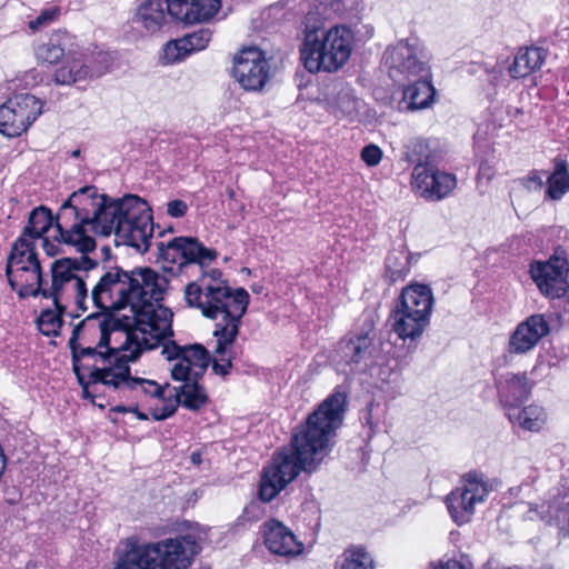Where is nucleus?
Returning <instances> with one entry per match:
<instances>
[{"mask_svg":"<svg viewBox=\"0 0 569 569\" xmlns=\"http://www.w3.org/2000/svg\"><path fill=\"white\" fill-rule=\"evenodd\" d=\"M158 259L163 269L172 274L197 266L200 278L184 288V301L188 307L201 310V313L217 320L213 336L217 338L212 370L216 375L227 376L232 368L231 347L239 333L241 318L249 305V293L239 288L234 291L222 279L218 269L204 271L213 262L218 252L207 248L196 237H176L167 242H157Z\"/></svg>","mask_w":569,"mask_h":569,"instance_id":"nucleus-1","label":"nucleus"},{"mask_svg":"<svg viewBox=\"0 0 569 569\" xmlns=\"http://www.w3.org/2000/svg\"><path fill=\"white\" fill-rule=\"evenodd\" d=\"M159 274L150 268L126 271L120 267L107 270L91 290V300L102 313H92L94 325L81 335H99L94 326L107 318L128 320V331L156 338L172 333L173 313L159 303L162 299Z\"/></svg>","mask_w":569,"mask_h":569,"instance_id":"nucleus-2","label":"nucleus"},{"mask_svg":"<svg viewBox=\"0 0 569 569\" xmlns=\"http://www.w3.org/2000/svg\"><path fill=\"white\" fill-rule=\"evenodd\" d=\"M346 396L335 392L309 415L291 438V449H281L263 468L259 498L263 502L274 499L301 471L313 472L328 456L331 439L342 423Z\"/></svg>","mask_w":569,"mask_h":569,"instance_id":"nucleus-3","label":"nucleus"},{"mask_svg":"<svg viewBox=\"0 0 569 569\" xmlns=\"http://www.w3.org/2000/svg\"><path fill=\"white\" fill-rule=\"evenodd\" d=\"M120 321L126 325V329H117V333L121 335L124 341L114 346L113 366L107 358L99 357L98 366H100V369H96L92 373L93 381H102L103 386L112 391L131 392L136 397L143 395L162 398L164 388L154 380L133 378L129 363L137 361L143 350H151L161 343H166L164 340L172 337L173 332L163 333L159 338L152 335H139L137 331H128V320Z\"/></svg>","mask_w":569,"mask_h":569,"instance_id":"nucleus-4","label":"nucleus"},{"mask_svg":"<svg viewBox=\"0 0 569 569\" xmlns=\"http://www.w3.org/2000/svg\"><path fill=\"white\" fill-rule=\"evenodd\" d=\"M161 355L169 361H176L170 370L171 378L182 383L173 388L176 402L153 408L152 418L159 421L171 417L178 405L192 411L204 407L208 403V395L199 381L209 366V351L200 343L179 346L174 340H168L163 343Z\"/></svg>","mask_w":569,"mask_h":569,"instance_id":"nucleus-5","label":"nucleus"},{"mask_svg":"<svg viewBox=\"0 0 569 569\" xmlns=\"http://www.w3.org/2000/svg\"><path fill=\"white\" fill-rule=\"evenodd\" d=\"M389 77L395 82L409 81L402 93L400 109L417 111L431 106L436 90L430 79V68L418 40H400L389 46L383 54Z\"/></svg>","mask_w":569,"mask_h":569,"instance_id":"nucleus-6","label":"nucleus"},{"mask_svg":"<svg viewBox=\"0 0 569 569\" xmlns=\"http://www.w3.org/2000/svg\"><path fill=\"white\" fill-rule=\"evenodd\" d=\"M123 546L114 569H186L201 550L191 535L153 543L129 537Z\"/></svg>","mask_w":569,"mask_h":569,"instance_id":"nucleus-7","label":"nucleus"},{"mask_svg":"<svg viewBox=\"0 0 569 569\" xmlns=\"http://www.w3.org/2000/svg\"><path fill=\"white\" fill-rule=\"evenodd\" d=\"M91 325H94V317L88 316L73 328L68 342L72 356L73 372L82 388L84 398L93 397L90 392L91 387H96L97 385L103 386L102 381H93L92 373L96 369H100V366H98L99 357H104L110 362L114 360V346H111V336L117 333V329H126V325L120 320L111 317L107 318L93 328L94 330H99V341L97 345L94 347H82L78 340L81 337V332H84ZM111 365L113 366V363Z\"/></svg>","mask_w":569,"mask_h":569,"instance_id":"nucleus-8","label":"nucleus"},{"mask_svg":"<svg viewBox=\"0 0 569 569\" xmlns=\"http://www.w3.org/2000/svg\"><path fill=\"white\" fill-rule=\"evenodd\" d=\"M98 267V261L82 254L80 258H61L51 263V286L44 288L43 281L36 280V287L31 283L23 284L18 289L20 298L28 296H41L46 299H52L53 306L60 311H66V306L61 303L62 293L67 286H71L74 290L76 305L82 311L87 310L84 305L88 298V289L86 279L89 271Z\"/></svg>","mask_w":569,"mask_h":569,"instance_id":"nucleus-9","label":"nucleus"},{"mask_svg":"<svg viewBox=\"0 0 569 569\" xmlns=\"http://www.w3.org/2000/svg\"><path fill=\"white\" fill-rule=\"evenodd\" d=\"M353 34L347 27H333L325 30L306 26L300 49L301 60L309 72H332L341 68L350 57Z\"/></svg>","mask_w":569,"mask_h":569,"instance_id":"nucleus-10","label":"nucleus"},{"mask_svg":"<svg viewBox=\"0 0 569 569\" xmlns=\"http://www.w3.org/2000/svg\"><path fill=\"white\" fill-rule=\"evenodd\" d=\"M114 217L108 220L102 236L114 233L122 243L140 252L148 251L153 233L150 208L138 196L128 194L114 200Z\"/></svg>","mask_w":569,"mask_h":569,"instance_id":"nucleus-11","label":"nucleus"},{"mask_svg":"<svg viewBox=\"0 0 569 569\" xmlns=\"http://www.w3.org/2000/svg\"><path fill=\"white\" fill-rule=\"evenodd\" d=\"M428 146L425 140L412 141L410 160L417 162L412 170V186L426 199L441 200L456 187V177L439 171L429 161Z\"/></svg>","mask_w":569,"mask_h":569,"instance_id":"nucleus-12","label":"nucleus"},{"mask_svg":"<svg viewBox=\"0 0 569 569\" xmlns=\"http://www.w3.org/2000/svg\"><path fill=\"white\" fill-rule=\"evenodd\" d=\"M492 489V485L482 473H466L462 486L451 491L446 499L452 520L458 526L468 523L475 515V506L483 502Z\"/></svg>","mask_w":569,"mask_h":569,"instance_id":"nucleus-13","label":"nucleus"},{"mask_svg":"<svg viewBox=\"0 0 569 569\" xmlns=\"http://www.w3.org/2000/svg\"><path fill=\"white\" fill-rule=\"evenodd\" d=\"M69 204L77 209L82 222H89L90 229L102 234L109 219L114 217V200L100 194L97 187L86 186L69 196Z\"/></svg>","mask_w":569,"mask_h":569,"instance_id":"nucleus-14","label":"nucleus"},{"mask_svg":"<svg viewBox=\"0 0 569 569\" xmlns=\"http://www.w3.org/2000/svg\"><path fill=\"white\" fill-rule=\"evenodd\" d=\"M54 240L73 247L82 254L92 252L96 249V240L88 234L86 229V227H90V223L82 222L80 212H77V209L69 204V199L61 204L54 216Z\"/></svg>","mask_w":569,"mask_h":569,"instance_id":"nucleus-15","label":"nucleus"},{"mask_svg":"<svg viewBox=\"0 0 569 569\" xmlns=\"http://www.w3.org/2000/svg\"><path fill=\"white\" fill-rule=\"evenodd\" d=\"M269 72V63L258 48H244L233 59V77L244 90L262 89Z\"/></svg>","mask_w":569,"mask_h":569,"instance_id":"nucleus-16","label":"nucleus"},{"mask_svg":"<svg viewBox=\"0 0 569 569\" xmlns=\"http://www.w3.org/2000/svg\"><path fill=\"white\" fill-rule=\"evenodd\" d=\"M568 263L559 257L531 266L530 274L541 293L549 298H561L568 290Z\"/></svg>","mask_w":569,"mask_h":569,"instance_id":"nucleus-17","label":"nucleus"},{"mask_svg":"<svg viewBox=\"0 0 569 569\" xmlns=\"http://www.w3.org/2000/svg\"><path fill=\"white\" fill-rule=\"evenodd\" d=\"M549 333L550 323L546 316L541 313L531 315L517 325L509 337L506 350L509 355H527Z\"/></svg>","mask_w":569,"mask_h":569,"instance_id":"nucleus-18","label":"nucleus"},{"mask_svg":"<svg viewBox=\"0 0 569 569\" xmlns=\"http://www.w3.org/2000/svg\"><path fill=\"white\" fill-rule=\"evenodd\" d=\"M24 262H29L32 266V279L34 281H43V273L36 252L34 242L24 238V236H20L12 244L6 266V276L12 289L17 287L20 289L23 284L29 283L28 278L20 280L12 278L13 267Z\"/></svg>","mask_w":569,"mask_h":569,"instance_id":"nucleus-19","label":"nucleus"},{"mask_svg":"<svg viewBox=\"0 0 569 569\" xmlns=\"http://www.w3.org/2000/svg\"><path fill=\"white\" fill-rule=\"evenodd\" d=\"M372 339L369 333L359 335L349 339H342L336 350L335 361L338 366L345 365L342 371L355 372L367 367V360L371 357Z\"/></svg>","mask_w":569,"mask_h":569,"instance_id":"nucleus-20","label":"nucleus"},{"mask_svg":"<svg viewBox=\"0 0 569 569\" xmlns=\"http://www.w3.org/2000/svg\"><path fill=\"white\" fill-rule=\"evenodd\" d=\"M496 387L500 401L508 411L509 408L519 407L529 399L533 382L526 372H507L496 379Z\"/></svg>","mask_w":569,"mask_h":569,"instance_id":"nucleus-21","label":"nucleus"},{"mask_svg":"<svg viewBox=\"0 0 569 569\" xmlns=\"http://www.w3.org/2000/svg\"><path fill=\"white\" fill-rule=\"evenodd\" d=\"M264 545L274 555L296 556L302 552V545L282 522L271 519L264 523Z\"/></svg>","mask_w":569,"mask_h":569,"instance_id":"nucleus-22","label":"nucleus"},{"mask_svg":"<svg viewBox=\"0 0 569 569\" xmlns=\"http://www.w3.org/2000/svg\"><path fill=\"white\" fill-rule=\"evenodd\" d=\"M389 321L392 331L403 341L419 339L430 322L427 318L421 317L419 312L409 311L398 303H396Z\"/></svg>","mask_w":569,"mask_h":569,"instance_id":"nucleus-23","label":"nucleus"},{"mask_svg":"<svg viewBox=\"0 0 569 569\" xmlns=\"http://www.w3.org/2000/svg\"><path fill=\"white\" fill-rule=\"evenodd\" d=\"M100 70H94L82 53L68 50L61 67L54 72V82L62 86H71L88 78L99 77Z\"/></svg>","mask_w":569,"mask_h":569,"instance_id":"nucleus-24","label":"nucleus"},{"mask_svg":"<svg viewBox=\"0 0 569 569\" xmlns=\"http://www.w3.org/2000/svg\"><path fill=\"white\" fill-rule=\"evenodd\" d=\"M433 301L430 287L417 283L406 287L396 303L409 311H417L421 317L430 320Z\"/></svg>","mask_w":569,"mask_h":569,"instance_id":"nucleus-25","label":"nucleus"},{"mask_svg":"<svg viewBox=\"0 0 569 569\" xmlns=\"http://www.w3.org/2000/svg\"><path fill=\"white\" fill-rule=\"evenodd\" d=\"M546 50L539 47L520 48L508 71L511 78H525L541 68L546 60Z\"/></svg>","mask_w":569,"mask_h":569,"instance_id":"nucleus-26","label":"nucleus"},{"mask_svg":"<svg viewBox=\"0 0 569 569\" xmlns=\"http://www.w3.org/2000/svg\"><path fill=\"white\" fill-rule=\"evenodd\" d=\"M71 37L66 31H57L49 39L39 44L36 49V57L39 61L50 64L57 63L62 57H67L68 50H71Z\"/></svg>","mask_w":569,"mask_h":569,"instance_id":"nucleus-27","label":"nucleus"},{"mask_svg":"<svg viewBox=\"0 0 569 569\" xmlns=\"http://www.w3.org/2000/svg\"><path fill=\"white\" fill-rule=\"evenodd\" d=\"M506 415L511 423H517L528 431H539L546 422L543 408L533 405L521 410L518 407L509 408Z\"/></svg>","mask_w":569,"mask_h":569,"instance_id":"nucleus-28","label":"nucleus"},{"mask_svg":"<svg viewBox=\"0 0 569 569\" xmlns=\"http://www.w3.org/2000/svg\"><path fill=\"white\" fill-rule=\"evenodd\" d=\"M137 20L149 32L160 30L167 21L163 0H147L142 2L137 11Z\"/></svg>","mask_w":569,"mask_h":569,"instance_id":"nucleus-29","label":"nucleus"},{"mask_svg":"<svg viewBox=\"0 0 569 569\" xmlns=\"http://www.w3.org/2000/svg\"><path fill=\"white\" fill-rule=\"evenodd\" d=\"M54 216L48 208L41 206L30 212L28 224L20 236H24V238L34 242V240L43 238L51 227L54 228Z\"/></svg>","mask_w":569,"mask_h":569,"instance_id":"nucleus-30","label":"nucleus"},{"mask_svg":"<svg viewBox=\"0 0 569 569\" xmlns=\"http://www.w3.org/2000/svg\"><path fill=\"white\" fill-rule=\"evenodd\" d=\"M9 104L23 117L24 123L30 127L42 112V102L30 93H20L8 99Z\"/></svg>","mask_w":569,"mask_h":569,"instance_id":"nucleus-31","label":"nucleus"},{"mask_svg":"<svg viewBox=\"0 0 569 569\" xmlns=\"http://www.w3.org/2000/svg\"><path fill=\"white\" fill-rule=\"evenodd\" d=\"M23 117L7 100L0 106V132L9 138L19 137L28 130Z\"/></svg>","mask_w":569,"mask_h":569,"instance_id":"nucleus-32","label":"nucleus"},{"mask_svg":"<svg viewBox=\"0 0 569 569\" xmlns=\"http://www.w3.org/2000/svg\"><path fill=\"white\" fill-rule=\"evenodd\" d=\"M546 194L552 200H559L569 191V172L566 161H558L555 171L547 176Z\"/></svg>","mask_w":569,"mask_h":569,"instance_id":"nucleus-33","label":"nucleus"},{"mask_svg":"<svg viewBox=\"0 0 569 569\" xmlns=\"http://www.w3.org/2000/svg\"><path fill=\"white\" fill-rule=\"evenodd\" d=\"M537 513L538 517L548 522V523H555L559 529L561 530H569V500L565 502V506H559L553 510L552 513V507L550 505H542L540 508L530 509L529 513Z\"/></svg>","mask_w":569,"mask_h":569,"instance_id":"nucleus-34","label":"nucleus"},{"mask_svg":"<svg viewBox=\"0 0 569 569\" xmlns=\"http://www.w3.org/2000/svg\"><path fill=\"white\" fill-rule=\"evenodd\" d=\"M189 23L211 19L220 9V0H189Z\"/></svg>","mask_w":569,"mask_h":569,"instance_id":"nucleus-35","label":"nucleus"},{"mask_svg":"<svg viewBox=\"0 0 569 569\" xmlns=\"http://www.w3.org/2000/svg\"><path fill=\"white\" fill-rule=\"evenodd\" d=\"M64 312L66 311H60L56 307L54 310H42L37 319V326L40 332L48 337H57L63 325L62 315Z\"/></svg>","mask_w":569,"mask_h":569,"instance_id":"nucleus-36","label":"nucleus"},{"mask_svg":"<svg viewBox=\"0 0 569 569\" xmlns=\"http://www.w3.org/2000/svg\"><path fill=\"white\" fill-rule=\"evenodd\" d=\"M359 101L351 90H340L330 106L331 112L337 117H351L358 111Z\"/></svg>","mask_w":569,"mask_h":569,"instance_id":"nucleus-37","label":"nucleus"},{"mask_svg":"<svg viewBox=\"0 0 569 569\" xmlns=\"http://www.w3.org/2000/svg\"><path fill=\"white\" fill-rule=\"evenodd\" d=\"M339 569H373V560L362 547H356L343 553Z\"/></svg>","mask_w":569,"mask_h":569,"instance_id":"nucleus-38","label":"nucleus"},{"mask_svg":"<svg viewBox=\"0 0 569 569\" xmlns=\"http://www.w3.org/2000/svg\"><path fill=\"white\" fill-rule=\"evenodd\" d=\"M181 39L186 40V49L187 52L190 53L196 50H202L208 46L211 39V31L209 29L201 28L200 30L187 34Z\"/></svg>","mask_w":569,"mask_h":569,"instance_id":"nucleus-39","label":"nucleus"},{"mask_svg":"<svg viewBox=\"0 0 569 569\" xmlns=\"http://www.w3.org/2000/svg\"><path fill=\"white\" fill-rule=\"evenodd\" d=\"M164 13L176 20L189 23V0H163Z\"/></svg>","mask_w":569,"mask_h":569,"instance_id":"nucleus-40","label":"nucleus"},{"mask_svg":"<svg viewBox=\"0 0 569 569\" xmlns=\"http://www.w3.org/2000/svg\"><path fill=\"white\" fill-rule=\"evenodd\" d=\"M188 54L186 40L177 39L169 41L164 47V58L168 62H176Z\"/></svg>","mask_w":569,"mask_h":569,"instance_id":"nucleus-41","label":"nucleus"},{"mask_svg":"<svg viewBox=\"0 0 569 569\" xmlns=\"http://www.w3.org/2000/svg\"><path fill=\"white\" fill-rule=\"evenodd\" d=\"M59 14L58 8H48L41 11V13L34 19L29 21V28L32 31H37L40 28L52 22Z\"/></svg>","mask_w":569,"mask_h":569,"instance_id":"nucleus-42","label":"nucleus"},{"mask_svg":"<svg viewBox=\"0 0 569 569\" xmlns=\"http://www.w3.org/2000/svg\"><path fill=\"white\" fill-rule=\"evenodd\" d=\"M382 158V151L379 147L376 144H369L366 146L361 151V159L368 164V166H377Z\"/></svg>","mask_w":569,"mask_h":569,"instance_id":"nucleus-43","label":"nucleus"},{"mask_svg":"<svg viewBox=\"0 0 569 569\" xmlns=\"http://www.w3.org/2000/svg\"><path fill=\"white\" fill-rule=\"evenodd\" d=\"M188 204L180 200L174 199L167 203V213L172 218H181L187 213Z\"/></svg>","mask_w":569,"mask_h":569,"instance_id":"nucleus-44","label":"nucleus"},{"mask_svg":"<svg viewBox=\"0 0 569 569\" xmlns=\"http://www.w3.org/2000/svg\"><path fill=\"white\" fill-rule=\"evenodd\" d=\"M14 267L16 269H13L12 278H16L17 280L28 278L29 283L33 286L32 281L34 280L32 279V266L29 264V262H24Z\"/></svg>","mask_w":569,"mask_h":569,"instance_id":"nucleus-45","label":"nucleus"},{"mask_svg":"<svg viewBox=\"0 0 569 569\" xmlns=\"http://www.w3.org/2000/svg\"><path fill=\"white\" fill-rule=\"evenodd\" d=\"M543 176H546V173H543V174L533 173L532 176H530L528 179V182H527V188L528 189H540L543 186Z\"/></svg>","mask_w":569,"mask_h":569,"instance_id":"nucleus-46","label":"nucleus"},{"mask_svg":"<svg viewBox=\"0 0 569 569\" xmlns=\"http://www.w3.org/2000/svg\"><path fill=\"white\" fill-rule=\"evenodd\" d=\"M42 247L46 253L50 257H53L58 253L57 246L51 243L48 238H42Z\"/></svg>","mask_w":569,"mask_h":569,"instance_id":"nucleus-47","label":"nucleus"},{"mask_svg":"<svg viewBox=\"0 0 569 569\" xmlns=\"http://www.w3.org/2000/svg\"><path fill=\"white\" fill-rule=\"evenodd\" d=\"M438 569H466L460 562L456 560H449Z\"/></svg>","mask_w":569,"mask_h":569,"instance_id":"nucleus-48","label":"nucleus"},{"mask_svg":"<svg viewBox=\"0 0 569 569\" xmlns=\"http://www.w3.org/2000/svg\"><path fill=\"white\" fill-rule=\"evenodd\" d=\"M190 459L193 465H196V466L200 465L202 461L201 452L200 451L192 452L190 456Z\"/></svg>","mask_w":569,"mask_h":569,"instance_id":"nucleus-49","label":"nucleus"},{"mask_svg":"<svg viewBox=\"0 0 569 569\" xmlns=\"http://www.w3.org/2000/svg\"><path fill=\"white\" fill-rule=\"evenodd\" d=\"M134 412L137 413L138 419H140V420L148 419V416L146 413L139 412V411H137V409L134 410Z\"/></svg>","mask_w":569,"mask_h":569,"instance_id":"nucleus-50","label":"nucleus"},{"mask_svg":"<svg viewBox=\"0 0 569 569\" xmlns=\"http://www.w3.org/2000/svg\"><path fill=\"white\" fill-rule=\"evenodd\" d=\"M114 410L118 411V412H126V411H128V409L126 407H123V406H119Z\"/></svg>","mask_w":569,"mask_h":569,"instance_id":"nucleus-51","label":"nucleus"},{"mask_svg":"<svg viewBox=\"0 0 569 569\" xmlns=\"http://www.w3.org/2000/svg\"><path fill=\"white\" fill-rule=\"evenodd\" d=\"M79 154H80V150H76V151L72 152L73 157H78Z\"/></svg>","mask_w":569,"mask_h":569,"instance_id":"nucleus-52","label":"nucleus"},{"mask_svg":"<svg viewBox=\"0 0 569 569\" xmlns=\"http://www.w3.org/2000/svg\"><path fill=\"white\" fill-rule=\"evenodd\" d=\"M390 260H391V258L389 257V258L387 259V268H388V269H390V268H391V267H390Z\"/></svg>","mask_w":569,"mask_h":569,"instance_id":"nucleus-53","label":"nucleus"},{"mask_svg":"<svg viewBox=\"0 0 569 569\" xmlns=\"http://www.w3.org/2000/svg\"><path fill=\"white\" fill-rule=\"evenodd\" d=\"M107 252H109V248H108V247H104V248H103V253H107Z\"/></svg>","mask_w":569,"mask_h":569,"instance_id":"nucleus-54","label":"nucleus"},{"mask_svg":"<svg viewBox=\"0 0 569 569\" xmlns=\"http://www.w3.org/2000/svg\"><path fill=\"white\" fill-rule=\"evenodd\" d=\"M107 252H109V248H108V247H104V248H103V253H107Z\"/></svg>","mask_w":569,"mask_h":569,"instance_id":"nucleus-55","label":"nucleus"}]
</instances>
